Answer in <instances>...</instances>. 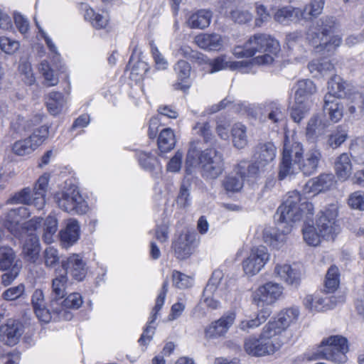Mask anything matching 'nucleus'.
<instances>
[{"instance_id":"1","label":"nucleus","mask_w":364,"mask_h":364,"mask_svg":"<svg viewBox=\"0 0 364 364\" xmlns=\"http://www.w3.org/2000/svg\"><path fill=\"white\" fill-rule=\"evenodd\" d=\"M335 28V18L323 16L309 27L306 33V41L317 53H333L342 43L341 36L332 35Z\"/></svg>"},{"instance_id":"2","label":"nucleus","mask_w":364,"mask_h":364,"mask_svg":"<svg viewBox=\"0 0 364 364\" xmlns=\"http://www.w3.org/2000/svg\"><path fill=\"white\" fill-rule=\"evenodd\" d=\"M187 168L200 167V173L205 180L218 178L225 169L223 154L214 148L203 151L197 147V143L190 144L186 159Z\"/></svg>"},{"instance_id":"3","label":"nucleus","mask_w":364,"mask_h":364,"mask_svg":"<svg viewBox=\"0 0 364 364\" xmlns=\"http://www.w3.org/2000/svg\"><path fill=\"white\" fill-rule=\"evenodd\" d=\"M279 50V42L276 39L267 34L257 33L251 36L243 46H235L232 53L237 58H248L257 52H263L264 55L252 59V63L269 65Z\"/></svg>"},{"instance_id":"4","label":"nucleus","mask_w":364,"mask_h":364,"mask_svg":"<svg viewBox=\"0 0 364 364\" xmlns=\"http://www.w3.org/2000/svg\"><path fill=\"white\" fill-rule=\"evenodd\" d=\"M302 198L297 191H290L284 203L278 208L277 211V220L279 225L289 226L291 229L292 223L299 221L305 215L306 220H309L314 215V207L311 203L302 201Z\"/></svg>"},{"instance_id":"5","label":"nucleus","mask_w":364,"mask_h":364,"mask_svg":"<svg viewBox=\"0 0 364 364\" xmlns=\"http://www.w3.org/2000/svg\"><path fill=\"white\" fill-rule=\"evenodd\" d=\"M49 176L43 174L38 178L35 183L33 191L29 188H25L16 193L9 200L10 203H23L32 205L38 210H41L46 204V193L48 190Z\"/></svg>"},{"instance_id":"6","label":"nucleus","mask_w":364,"mask_h":364,"mask_svg":"<svg viewBox=\"0 0 364 364\" xmlns=\"http://www.w3.org/2000/svg\"><path fill=\"white\" fill-rule=\"evenodd\" d=\"M54 200L61 210L69 213L84 214L88 210L86 201L75 185L65 186L57 192Z\"/></svg>"},{"instance_id":"7","label":"nucleus","mask_w":364,"mask_h":364,"mask_svg":"<svg viewBox=\"0 0 364 364\" xmlns=\"http://www.w3.org/2000/svg\"><path fill=\"white\" fill-rule=\"evenodd\" d=\"M338 217V209L335 205H330L319 212L316 219V228L321 237L326 240L333 241L341 231Z\"/></svg>"},{"instance_id":"8","label":"nucleus","mask_w":364,"mask_h":364,"mask_svg":"<svg viewBox=\"0 0 364 364\" xmlns=\"http://www.w3.org/2000/svg\"><path fill=\"white\" fill-rule=\"evenodd\" d=\"M348 350V341L341 336H331L324 338L319 346V352L323 358L338 363L346 362Z\"/></svg>"},{"instance_id":"9","label":"nucleus","mask_w":364,"mask_h":364,"mask_svg":"<svg viewBox=\"0 0 364 364\" xmlns=\"http://www.w3.org/2000/svg\"><path fill=\"white\" fill-rule=\"evenodd\" d=\"M68 284L69 280L66 273L55 269L54 277L51 281V293L49 303V306L53 312L60 314L63 310L62 299L67 294L66 289Z\"/></svg>"},{"instance_id":"10","label":"nucleus","mask_w":364,"mask_h":364,"mask_svg":"<svg viewBox=\"0 0 364 364\" xmlns=\"http://www.w3.org/2000/svg\"><path fill=\"white\" fill-rule=\"evenodd\" d=\"M269 259V254L264 246L254 247L249 256L243 261L242 268L245 274L254 276L259 272Z\"/></svg>"},{"instance_id":"11","label":"nucleus","mask_w":364,"mask_h":364,"mask_svg":"<svg viewBox=\"0 0 364 364\" xmlns=\"http://www.w3.org/2000/svg\"><path fill=\"white\" fill-rule=\"evenodd\" d=\"M282 294V287L273 282H267L259 287L252 295V302L257 307L265 308L277 300Z\"/></svg>"},{"instance_id":"12","label":"nucleus","mask_w":364,"mask_h":364,"mask_svg":"<svg viewBox=\"0 0 364 364\" xmlns=\"http://www.w3.org/2000/svg\"><path fill=\"white\" fill-rule=\"evenodd\" d=\"M14 218H8L5 222V227L16 237H22L24 233L29 231H36L42 223V218L37 217L28 221L23 222V220L18 214Z\"/></svg>"},{"instance_id":"13","label":"nucleus","mask_w":364,"mask_h":364,"mask_svg":"<svg viewBox=\"0 0 364 364\" xmlns=\"http://www.w3.org/2000/svg\"><path fill=\"white\" fill-rule=\"evenodd\" d=\"M260 109V119L273 127H278L284 122L286 114L283 106L274 101L267 102Z\"/></svg>"},{"instance_id":"14","label":"nucleus","mask_w":364,"mask_h":364,"mask_svg":"<svg viewBox=\"0 0 364 364\" xmlns=\"http://www.w3.org/2000/svg\"><path fill=\"white\" fill-rule=\"evenodd\" d=\"M343 296H331L326 299L318 296L307 295L304 299V305L309 311L314 313L333 309L338 304L343 303Z\"/></svg>"},{"instance_id":"15","label":"nucleus","mask_w":364,"mask_h":364,"mask_svg":"<svg viewBox=\"0 0 364 364\" xmlns=\"http://www.w3.org/2000/svg\"><path fill=\"white\" fill-rule=\"evenodd\" d=\"M63 269V273L70 274L72 277L78 281H82L87 274V267L82 257L78 254H72L61 261Z\"/></svg>"},{"instance_id":"16","label":"nucleus","mask_w":364,"mask_h":364,"mask_svg":"<svg viewBox=\"0 0 364 364\" xmlns=\"http://www.w3.org/2000/svg\"><path fill=\"white\" fill-rule=\"evenodd\" d=\"M244 349L248 355L259 357L273 354L279 350V344L266 343L260 336L258 338H248L245 341Z\"/></svg>"},{"instance_id":"17","label":"nucleus","mask_w":364,"mask_h":364,"mask_svg":"<svg viewBox=\"0 0 364 364\" xmlns=\"http://www.w3.org/2000/svg\"><path fill=\"white\" fill-rule=\"evenodd\" d=\"M23 333L22 324L16 320L9 319L0 326V339L9 346H14L19 341Z\"/></svg>"},{"instance_id":"18","label":"nucleus","mask_w":364,"mask_h":364,"mask_svg":"<svg viewBox=\"0 0 364 364\" xmlns=\"http://www.w3.org/2000/svg\"><path fill=\"white\" fill-rule=\"evenodd\" d=\"M235 320V314L229 313L222 316L218 321L213 322L205 331L206 338L213 339L223 336L233 324Z\"/></svg>"},{"instance_id":"19","label":"nucleus","mask_w":364,"mask_h":364,"mask_svg":"<svg viewBox=\"0 0 364 364\" xmlns=\"http://www.w3.org/2000/svg\"><path fill=\"white\" fill-rule=\"evenodd\" d=\"M33 232L29 231L19 237L26 238L22 245V254L27 261L32 263L38 259L41 250L39 239Z\"/></svg>"},{"instance_id":"20","label":"nucleus","mask_w":364,"mask_h":364,"mask_svg":"<svg viewBox=\"0 0 364 364\" xmlns=\"http://www.w3.org/2000/svg\"><path fill=\"white\" fill-rule=\"evenodd\" d=\"M193 235L188 232L181 233L173 242L176 257L180 260L188 259L193 252Z\"/></svg>"},{"instance_id":"21","label":"nucleus","mask_w":364,"mask_h":364,"mask_svg":"<svg viewBox=\"0 0 364 364\" xmlns=\"http://www.w3.org/2000/svg\"><path fill=\"white\" fill-rule=\"evenodd\" d=\"M34 312L38 319L44 323L54 320V315L50 307L47 309L45 304L44 294L41 289H36L31 297Z\"/></svg>"},{"instance_id":"22","label":"nucleus","mask_w":364,"mask_h":364,"mask_svg":"<svg viewBox=\"0 0 364 364\" xmlns=\"http://www.w3.org/2000/svg\"><path fill=\"white\" fill-rule=\"evenodd\" d=\"M289 226H280L277 229L267 228L263 231V240L264 242L274 248H279L287 240V235L290 233Z\"/></svg>"},{"instance_id":"23","label":"nucleus","mask_w":364,"mask_h":364,"mask_svg":"<svg viewBox=\"0 0 364 364\" xmlns=\"http://www.w3.org/2000/svg\"><path fill=\"white\" fill-rule=\"evenodd\" d=\"M223 273L220 271H215L210 279H209L206 287L203 291L204 302L206 306L215 309L218 306V301H217L211 296H217L218 294V289L221 283Z\"/></svg>"},{"instance_id":"24","label":"nucleus","mask_w":364,"mask_h":364,"mask_svg":"<svg viewBox=\"0 0 364 364\" xmlns=\"http://www.w3.org/2000/svg\"><path fill=\"white\" fill-rule=\"evenodd\" d=\"M321 159V153L316 146L309 149L301 159L300 170L304 175L314 173Z\"/></svg>"},{"instance_id":"25","label":"nucleus","mask_w":364,"mask_h":364,"mask_svg":"<svg viewBox=\"0 0 364 364\" xmlns=\"http://www.w3.org/2000/svg\"><path fill=\"white\" fill-rule=\"evenodd\" d=\"M328 126V122L323 116L314 114L307 123L306 135L309 139L316 140L325 134Z\"/></svg>"},{"instance_id":"26","label":"nucleus","mask_w":364,"mask_h":364,"mask_svg":"<svg viewBox=\"0 0 364 364\" xmlns=\"http://www.w3.org/2000/svg\"><path fill=\"white\" fill-rule=\"evenodd\" d=\"M323 111L328 115L333 123L338 122L343 117L344 107L339 99L325 95L323 97Z\"/></svg>"},{"instance_id":"27","label":"nucleus","mask_w":364,"mask_h":364,"mask_svg":"<svg viewBox=\"0 0 364 364\" xmlns=\"http://www.w3.org/2000/svg\"><path fill=\"white\" fill-rule=\"evenodd\" d=\"M294 100L297 103H307L311 105L310 97L316 92V86L309 80H299L295 86Z\"/></svg>"},{"instance_id":"28","label":"nucleus","mask_w":364,"mask_h":364,"mask_svg":"<svg viewBox=\"0 0 364 364\" xmlns=\"http://www.w3.org/2000/svg\"><path fill=\"white\" fill-rule=\"evenodd\" d=\"M195 43L201 49L206 50H220L223 46V38L218 33H201L194 38Z\"/></svg>"},{"instance_id":"29","label":"nucleus","mask_w":364,"mask_h":364,"mask_svg":"<svg viewBox=\"0 0 364 364\" xmlns=\"http://www.w3.org/2000/svg\"><path fill=\"white\" fill-rule=\"evenodd\" d=\"M274 275L288 285L297 287L300 282L299 272L290 264H277L274 270Z\"/></svg>"},{"instance_id":"30","label":"nucleus","mask_w":364,"mask_h":364,"mask_svg":"<svg viewBox=\"0 0 364 364\" xmlns=\"http://www.w3.org/2000/svg\"><path fill=\"white\" fill-rule=\"evenodd\" d=\"M80 235V225L75 219H70L64 230L60 232V242L64 248H68L75 243Z\"/></svg>"},{"instance_id":"31","label":"nucleus","mask_w":364,"mask_h":364,"mask_svg":"<svg viewBox=\"0 0 364 364\" xmlns=\"http://www.w3.org/2000/svg\"><path fill=\"white\" fill-rule=\"evenodd\" d=\"M82 304V298L79 293L70 294L65 299H62V306L63 310L60 314L53 312L54 315V321L64 319L69 320L71 318V314L67 310L68 309H79Z\"/></svg>"},{"instance_id":"32","label":"nucleus","mask_w":364,"mask_h":364,"mask_svg":"<svg viewBox=\"0 0 364 364\" xmlns=\"http://www.w3.org/2000/svg\"><path fill=\"white\" fill-rule=\"evenodd\" d=\"M335 173L341 181H346L352 173L353 165L349 153L340 154L334 161Z\"/></svg>"},{"instance_id":"33","label":"nucleus","mask_w":364,"mask_h":364,"mask_svg":"<svg viewBox=\"0 0 364 364\" xmlns=\"http://www.w3.org/2000/svg\"><path fill=\"white\" fill-rule=\"evenodd\" d=\"M277 149L272 142L259 144L256 149L255 158L262 167L273 161L276 157Z\"/></svg>"},{"instance_id":"34","label":"nucleus","mask_w":364,"mask_h":364,"mask_svg":"<svg viewBox=\"0 0 364 364\" xmlns=\"http://www.w3.org/2000/svg\"><path fill=\"white\" fill-rule=\"evenodd\" d=\"M333 178L332 174H321L309 180L305 186V193H318L329 189L333 185Z\"/></svg>"},{"instance_id":"35","label":"nucleus","mask_w":364,"mask_h":364,"mask_svg":"<svg viewBox=\"0 0 364 364\" xmlns=\"http://www.w3.org/2000/svg\"><path fill=\"white\" fill-rule=\"evenodd\" d=\"M346 114L353 119H360L364 114V97L360 92H354L348 97Z\"/></svg>"},{"instance_id":"36","label":"nucleus","mask_w":364,"mask_h":364,"mask_svg":"<svg viewBox=\"0 0 364 364\" xmlns=\"http://www.w3.org/2000/svg\"><path fill=\"white\" fill-rule=\"evenodd\" d=\"M284 331L274 319L269 321L262 328V331L259 335L262 340H264L266 343H278L279 349L282 345L281 341L277 338Z\"/></svg>"},{"instance_id":"37","label":"nucleus","mask_w":364,"mask_h":364,"mask_svg":"<svg viewBox=\"0 0 364 364\" xmlns=\"http://www.w3.org/2000/svg\"><path fill=\"white\" fill-rule=\"evenodd\" d=\"M274 19L280 23L288 24L289 22L301 20L300 9L286 6L277 9L273 15Z\"/></svg>"},{"instance_id":"38","label":"nucleus","mask_w":364,"mask_h":364,"mask_svg":"<svg viewBox=\"0 0 364 364\" xmlns=\"http://www.w3.org/2000/svg\"><path fill=\"white\" fill-rule=\"evenodd\" d=\"M348 87V83L341 76L333 75L328 81V91L326 95H330L336 99L342 98L347 95Z\"/></svg>"},{"instance_id":"39","label":"nucleus","mask_w":364,"mask_h":364,"mask_svg":"<svg viewBox=\"0 0 364 364\" xmlns=\"http://www.w3.org/2000/svg\"><path fill=\"white\" fill-rule=\"evenodd\" d=\"M271 314L272 311L269 307L262 308L255 318L241 321L238 327L242 331L249 332L264 323Z\"/></svg>"},{"instance_id":"40","label":"nucleus","mask_w":364,"mask_h":364,"mask_svg":"<svg viewBox=\"0 0 364 364\" xmlns=\"http://www.w3.org/2000/svg\"><path fill=\"white\" fill-rule=\"evenodd\" d=\"M299 314V308L292 306L282 310L274 320L285 331L289 326L298 321Z\"/></svg>"},{"instance_id":"41","label":"nucleus","mask_w":364,"mask_h":364,"mask_svg":"<svg viewBox=\"0 0 364 364\" xmlns=\"http://www.w3.org/2000/svg\"><path fill=\"white\" fill-rule=\"evenodd\" d=\"M235 171L244 181L257 177L259 173V167L257 161L253 163L242 160L237 164Z\"/></svg>"},{"instance_id":"42","label":"nucleus","mask_w":364,"mask_h":364,"mask_svg":"<svg viewBox=\"0 0 364 364\" xmlns=\"http://www.w3.org/2000/svg\"><path fill=\"white\" fill-rule=\"evenodd\" d=\"M302 156V144L300 142L290 140L289 137L286 136L284 141L282 156L301 161Z\"/></svg>"},{"instance_id":"43","label":"nucleus","mask_w":364,"mask_h":364,"mask_svg":"<svg viewBox=\"0 0 364 364\" xmlns=\"http://www.w3.org/2000/svg\"><path fill=\"white\" fill-rule=\"evenodd\" d=\"M300 162L299 161L292 160L290 158L282 156L279 164V171L278 178L283 180L287 176L296 174L300 170Z\"/></svg>"},{"instance_id":"44","label":"nucleus","mask_w":364,"mask_h":364,"mask_svg":"<svg viewBox=\"0 0 364 364\" xmlns=\"http://www.w3.org/2000/svg\"><path fill=\"white\" fill-rule=\"evenodd\" d=\"M211 18L210 11L199 10L189 17L188 24L192 28L204 29L210 25Z\"/></svg>"},{"instance_id":"45","label":"nucleus","mask_w":364,"mask_h":364,"mask_svg":"<svg viewBox=\"0 0 364 364\" xmlns=\"http://www.w3.org/2000/svg\"><path fill=\"white\" fill-rule=\"evenodd\" d=\"M324 4V0H311L303 9H300L301 19L309 21L316 18L322 13Z\"/></svg>"},{"instance_id":"46","label":"nucleus","mask_w":364,"mask_h":364,"mask_svg":"<svg viewBox=\"0 0 364 364\" xmlns=\"http://www.w3.org/2000/svg\"><path fill=\"white\" fill-rule=\"evenodd\" d=\"M16 264H21L12 248L4 246L0 247V270L6 271L13 268Z\"/></svg>"},{"instance_id":"47","label":"nucleus","mask_w":364,"mask_h":364,"mask_svg":"<svg viewBox=\"0 0 364 364\" xmlns=\"http://www.w3.org/2000/svg\"><path fill=\"white\" fill-rule=\"evenodd\" d=\"M247 127L241 123H235L231 128V136L233 146L237 149H243L247 144Z\"/></svg>"},{"instance_id":"48","label":"nucleus","mask_w":364,"mask_h":364,"mask_svg":"<svg viewBox=\"0 0 364 364\" xmlns=\"http://www.w3.org/2000/svg\"><path fill=\"white\" fill-rule=\"evenodd\" d=\"M176 144L173 132L170 128H165L161 131L158 138V146L161 152H168L172 150Z\"/></svg>"},{"instance_id":"49","label":"nucleus","mask_w":364,"mask_h":364,"mask_svg":"<svg viewBox=\"0 0 364 364\" xmlns=\"http://www.w3.org/2000/svg\"><path fill=\"white\" fill-rule=\"evenodd\" d=\"M65 102L64 96L59 92H51L46 97V105L53 115H56L62 110Z\"/></svg>"},{"instance_id":"50","label":"nucleus","mask_w":364,"mask_h":364,"mask_svg":"<svg viewBox=\"0 0 364 364\" xmlns=\"http://www.w3.org/2000/svg\"><path fill=\"white\" fill-rule=\"evenodd\" d=\"M308 68L311 73H318L326 75L333 73L335 70L333 64L327 59L314 60L311 61Z\"/></svg>"},{"instance_id":"51","label":"nucleus","mask_w":364,"mask_h":364,"mask_svg":"<svg viewBox=\"0 0 364 364\" xmlns=\"http://www.w3.org/2000/svg\"><path fill=\"white\" fill-rule=\"evenodd\" d=\"M58 230V220L54 215H48L43 226V240L47 244L54 241V236Z\"/></svg>"},{"instance_id":"52","label":"nucleus","mask_w":364,"mask_h":364,"mask_svg":"<svg viewBox=\"0 0 364 364\" xmlns=\"http://www.w3.org/2000/svg\"><path fill=\"white\" fill-rule=\"evenodd\" d=\"M316 228L312 224H309L305 222L304 226L302 228L303 237L304 241L311 246H317L321 242V235L316 231Z\"/></svg>"},{"instance_id":"53","label":"nucleus","mask_w":364,"mask_h":364,"mask_svg":"<svg viewBox=\"0 0 364 364\" xmlns=\"http://www.w3.org/2000/svg\"><path fill=\"white\" fill-rule=\"evenodd\" d=\"M227 17L236 23L245 24L252 20L253 16L249 10L243 7H235L229 11Z\"/></svg>"},{"instance_id":"54","label":"nucleus","mask_w":364,"mask_h":364,"mask_svg":"<svg viewBox=\"0 0 364 364\" xmlns=\"http://www.w3.org/2000/svg\"><path fill=\"white\" fill-rule=\"evenodd\" d=\"M38 70L44 78L43 85L51 87L58 83V77L54 73L53 70L50 68L46 60H43L39 64Z\"/></svg>"},{"instance_id":"55","label":"nucleus","mask_w":364,"mask_h":364,"mask_svg":"<svg viewBox=\"0 0 364 364\" xmlns=\"http://www.w3.org/2000/svg\"><path fill=\"white\" fill-rule=\"evenodd\" d=\"M242 65V62H231L227 60L225 55H222L214 59L210 63V73L217 72L228 68L234 70L240 68Z\"/></svg>"},{"instance_id":"56","label":"nucleus","mask_w":364,"mask_h":364,"mask_svg":"<svg viewBox=\"0 0 364 364\" xmlns=\"http://www.w3.org/2000/svg\"><path fill=\"white\" fill-rule=\"evenodd\" d=\"M340 274L338 268L332 265L327 271L325 279V287L328 292H333L337 289L339 286Z\"/></svg>"},{"instance_id":"57","label":"nucleus","mask_w":364,"mask_h":364,"mask_svg":"<svg viewBox=\"0 0 364 364\" xmlns=\"http://www.w3.org/2000/svg\"><path fill=\"white\" fill-rule=\"evenodd\" d=\"M348 136L347 131L342 126H338L328 136L327 144L332 149H336L348 139Z\"/></svg>"},{"instance_id":"58","label":"nucleus","mask_w":364,"mask_h":364,"mask_svg":"<svg viewBox=\"0 0 364 364\" xmlns=\"http://www.w3.org/2000/svg\"><path fill=\"white\" fill-rule=\"evenodd\" d=\"M176 55H181L184 58H186L191 62H195L197 63H202L204 61V55L199 53L197 50H193L188 45H182L177 50Z\"/></svg>"},{"instance_id":"59","label":"nucleus","mask_w":364,"mask_h":364,"mask_svg":"<svg viewBox=\"0 0 364 364\" xmlns=\"http://www.w3.org/2000/svg\"><path fill=\"white\" fill-rule=\"evenodd\" d=\"M311 105L307 103H297L295 102L290 112L291 119L295 122L299 123L309 112Z\"/></svg>"},{"instance_id":"60","label":"nucleus","mask_w":364,"mask_h":364,"mask_svg":"<svg viewBox=\"0 0 364 364\" xmlns=\"http://www.w3.org/2000/svg\"><path fill=\"white\" fill-rule=\"evenodd\" d=\"M43 257L44 264L48 268L55 267L60 262V256L58 250L51 246L47 247L44 250Z\"/></svg>"},{"instance_id":"61","label":"nucleus","mask_w":364,"mask_h":364,"mask_svg":"<svg viewBox=\"0 0 364 364\" xmlns=\"http://www.w3.org/2000/svg\"><path fill=\"white\" fill-rule=\"evenodd\" d=\"M36 147L28 138L16 141L12 147L14 153L18 156H24L32 153Z\"/></svg>"},{"instance_id":"62","label":"nucleus","mask_w":364,"mask_h":364,"mask_svg":"<svg viewBox=\"0 0 364 364\" xmlns=\"http://www.w3.org/2000/svg\"><path fill=\"white\" fill-rule=\"evenodd\" d=\"M255 12L257 16L255 20V25L257 27H261L264 23L271 20V14L267 8L258 2L255 3Z\"/></svg>"},{"instance_id":"63","label":"nucleus","mask_w":364,"mask_h":364,"mask_svg":"<svg viewBox=\"0 0 364 364\" xmlns=\"http://www.w3.org/2000/svg\"><path fill=\"white\" fill-rule=\"evenodd\" d=\"M173 70L177 78L180 81L188 79L191 75V67L190 64L183 60H179L174 65Z\"/></svg>"},{"instance_id":"64","label":"nucleus","mask_w":364,"mask_h":364,"mask_svg":"<svg viewBox=\"0 0 364 364\" xmlns=\"http://www.w3.org/2000/svg\"><path fill=\"white\" fill-rule=\"evenodd\" d=\"M348 205L355 210H364V192L357 191L352 193L348 200Z\"/></svg>"}]
</instances>
